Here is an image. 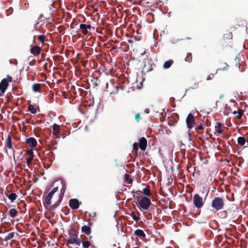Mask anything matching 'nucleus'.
I'll list each match as a JSON object with an SVG mask.
<instances>
[{"instance_id": "nucleus-1", "label": "nucleus", "mask_w": 248, "mask_h": 248, "mask_svg": "<svg viewBox=\"0 0 248 248\" xmlns=\"http://www.w3.org/2000/svg\"><path fill=\"white\" fill-rule=\"evenodd\" d=\"M58 187H55L46 196L45 199V202L47 205H50L52 204L51 200L53 199V202L54 203L52 204L53 208H56L61 203L62 197L63 193H56L58 192Z\"/></svg>"}, {"instance_id": "nucleus-2", "label": "nucleus", "mask_w": 248, "mask_h": 248, "mask_svg": "<svg viewBox=\"0 0 248 248\" xmlns=\"http://www.w3.org/2000/svg\"><path fill=\"white\" fill-rule=\"evenodd\" d=\"M67 243L79 246L81 240L78 238V233L74 230H71L69 232V236L67 240Z\"/></svg>"}, {"instance_id": "nucleus-3", "label": "nucleus", "mask_w": 248, "mask_h": 248, "mask_svg": "<svg viewBox=\"0 0 248 248\" xmlns=\"http://www.w3.org/2000/svg\"><path fill=\"white\" fill-rule=\"evenodd\" d=\"M12 78L8 76L6 78H3L0 83V97L3 95L9 83L11 82Z\"/></svg>"}, {"instance_id": "nucleus-4", "label": "nucleus", "mask_w": 248, "mask_h": 248, "mask_svg": "<svg viewBox=\"0 0 248 248\" xmlns=\"http://www.w3.org/2000/svg\"><path fill=\"white\" fill-rule=\"evenodd\" d=\"M224 205L223 199L219 197L214 198L212 202V207L217 211L223 209Z\"/></svg>"}, {"instance_id": "nucleus-5", "label": "nucleus", "mask_w": 248, "mask_h": 248, "mask_svg": "<svg viewBox=\"0 0 248 248\" xmlns=\"http://www.w3.org/2000/svg\"><path fill=\"white\" fill-rule=\"evenodd\" d=\"M151 204V201L147 197H144L139 202V206L144 210H147Z\"/></svg>"}, {"instance_id": "nucleus-6", "label": "nucleus", "mask_w": 248, "mask_h": 248, "mask_svg": "<svg viewBox=\"0 0 248 248\" xmlns=\"http://www.w3.org/2000/svg\"><path fill=\"white\" fill-rule=\"evenodd\" d=\"M193 202L194 206L198 208H201L204 203L202 198L198 194L194 195Z\"/></svg>"}, {"instance_id": "nucleus-7", "label": "nucleus", "mask_w": 248, "mask_h": 248, "mask_svg": "<svg viewBox=\"0 0 248 248\" xmlns=\"http://www.w3.org/2000/svg\"><path fill=\"white\" fill-rule=\"evenodd\" d=\"M194 121L193 115L191 113H189L186 119V125L189 129H191L193 127Z\"/></svg>"}, {"instance_id": "nucleus-8", "label": "nucleus", "mask_w": 248, "mask_h": 248, "mask_svg": "<svg viewBox=\"0 0 248 248\" xmlns=\"http://www.w3.org/2000/svg\"><path fill=\"white\" fill-rule=\"evenodd\" d=\"M26 155H28V157H26V160L27 164L29 165V164H31L33 158V153L32 150H28L26 152Z\"/></svg>"}, {"instance_id": "nucleus-9", "label": "nucleus", "mask_w": 248, "mask_h": 248, "mask_svg": "<svg viewBox=\"0 0 248 248\" xmlns=\"http://www.w3.org/2000/svg\"><path fill=\"white\" fill-rule=\"evenodd\" d=\"M69 204L70 207L73 209H78L79 205L78 201L76 199L70 200Z\"/></svg>"}, {"instance_id": "nucleus-10", "label": "nucleus", "mask_w": 248, "mask_h": 248, "mask_svg": "<svg viewBox=\"0 0 248 248\" xmlns=\"http://www.w3.org/2000/svg\"><path fill=\"white\" fill-rule=\"evenodd\" d=\"M139 145L140 146V149L144 151L147 147V140L145 138H141L140 139V143L139 144Z\"/></svg>"}, {"instance_id": "nucleus-11", "label": "nucleus", "mask_w": 248, "mask_h": 248, "mask_svg": "<svg viewBox=\"0 0 248 248\" xmlns=\"http://www.w3.org/2000/svg\"><path fill=\"white\" fill-rule=\"evenodd\" d=\"M222 124L220 123H217V125L215 126V134L217 136H219L222 133Z\"/></svg>"}, {"instance_id": "nucleus-12", "label": "nucleus", "mask_w": 248, "mask_h": 248, "mask_svg": "<svg viewBox=\"0 0 248 248\" xmlns=\"http://www.w3.org/2000/svg\"><path fill=\"white\" fill-rule=\"evenodd\" d=\"M26 142L30 146L35 147L37 144L36 140L33 138H30L26 140Z\"/></svg>"}, {"instance_id": "nucleus-13", "label": "nucleus", "mask_w": 248, "mask_h": 248, "mask_svg": "<svg viewBox=\"0 0 248 248\" xmlns=\"http://www.w3.org/2000/svg\"><path fill=\"white\" fill-rule=\"evenodd\" d=\"M40 47L38 46H34L31 49V52L34 55H38L40 53Z\"/></svg>"}, {"instance_id": "nucleus-14", "label": "nucleus", "mask_w": 248, "mask_h": 248, "mask_svg": "<svg viewBox=\"0 0 248 248\" xmlns=\"http://www.w3.org/2000/svg\"><path fill=\"white\" fill-rule=\"evenodd\" d=\"M6 196L8 197L11 202H13L17 197V196L16 195V194L14 193H11L9 194H7Z\"/></svg>"}, {"instance_id": "nucleus-15", "label": "nucleus", "mask_w": 248, "mask_h": 248, "mask_svg": "<svg viewBox=\"0 0 248 248\" xmlns=\"http://www.w3.org/2000/svg\"><path fill=\"white\" fill-rule=\"evenodd\" d=\"M52 128L53 129V133L55 134V135H58L59 133V130H60V126L58 124H54L52 126Z\"/></svg>"}, {"instance_id": "nucleus-16", "label": "nucleus", "mask_w": 248, "mask_h": 248, "mask_svg": "<svg viewBox=\"0 0 248 248\" xmlns=\"http://www.w3.org/2000/svg\"><path fill=\"white\" fill-rule=\"evenodd\" d=\"M81 231L86 234L89 235L91 233V228L89 226H84L82 227Z\"/></svg>"}, {"instance_id": "nucleus-17", "label": "nucleus", "mask_w": 248, "mask_h": 248, "mask_svg": "<svg viewBox=\"0 0 248 248\" xmlns=\"http://www.w3.org/2000/svg\"><path fill=\"white\" fill-rule=\"evenodd\" d=\"M6 144L7 148L10 149L12 147V141H11V138L9 135L6 139Z\"/></svg>"}, {"instance_id": "nucleus-18", "label": "nucleus", "mask_w": 248, "mask_h": 248, "mask_svg": "<svg viewBox=\"0 0 248 248\" xmlns=\"http://www.w3.org/2000/svg\"><path fill=\"white\" fill-rule=\"evenodd\" d=\"M80 29L81 30L83 34H87L88 33V31L86 28L85 24H81L80 25Z\"/></svg>"}, {"instance_id": "nucleus-19", "label": "nucleus", "mask_w": 248, "mask_h": 248, "mask_svg": "<svg viewBox=\"0 0 248 248\" xmlns=\"http://www.w3.org/2000/svg\"><path fill=\"white\" fill-rule=\"evenodd\" d=\"M32 90L34 92H39L40 88V84L38 83H35L32 85Z\"/></svg>"}, {"instance_id": "nucleus-20", "label": "nucleus", "mask_w": 248, "mask_h": 248, "mask_svg": "<svg viewBox=\"0 0 248 248\" xmlns=\"http://www.w3.org/2000/svg\"><path fill=\"white\" fill-rule=\"evenodd\" d=\"M17 212L16 211V210L15 209L12 208L10 210L9 216L11 217H16L17 216Z\"/></svg>"}, {"instance_id": "nucleus-21", "label": "nucleus", "mask_w": 248, "mask_h": 248, "mask_svg": "<svg viewBox=\"0 0 248 248\" xmlns=\"http://www.w3.org/2000/svg\"><path fill=\"white\" fill-rule=\"evenodd\" d=\"M135 234L139 236L145 237V234L143 231L140 229L136 230L135 232Z\"/></svg>"}, {"instance_id": "nucleus-22", "label": "nucleus", "mask_w": 248, "mask_h": 248, "mask_svg": "<svg viewBox=\"0 0 248 248\" xmlns=\"http://www.w3.org/2000/svg\"><path fill=\"white\" fill-rule=\"evenodd\" d=\"M233 113L235 115V117L237 119H240L243 114V110L239 109L238 111H234Z\"/></svg>"}, {"instance_id": "nucleus-23", "label": "nucleus", "mask_w": 248, "mask_h": 248, "mask_svg": "<svg viewBox=\"0 0 248 248\" xmlns=\"http://www.w3.org/2000/svg\"><path fill=\"white\" fill-rule=\"evenodd\" d=\"M246 142L245 139L243 137H239L237 139V142L241 146H243L245 144Z\"/></svg>"}, {"instance_id": "nucleus-24", "label": "nucleus", "mask_w": 248, "mask_h": 248, "mask_svg": "<svg viewBox=\"0 0 248 248\" xmlns=\"http://www.w3.org/2000/svg\"><path fill=\"white\" fill-rule=\"evenodd\" d=\"M28 110L32 114H35L37 112L36 108L32 105H30L28 107Z\"/></svg>"}, {"instance_id": "nucleus-25", "label": "nucleus", "mask_w": 248, "mask_h": 248, "mask_svg": "<svg viewBox=\"0 0 248 248\" xmlns=\"http://www.w3.org/2000/svg\"><path fill=\"white\" fill-rule=\"evenodd\" d=\"M14 235H15V232H10V233H8L6 236H5L4 239L5 241H8V240L12 239L13 238H14Z\"/></svg>"}, {"instance_id": "nucleus-26", "label": "nucleus", "mask_w": 248, "mask_h": 248, "mask_svg": "<svg viewBox=\"0 0 248 248\" xmlns=\"http://www.w3.org/2000/svg\"><path fill=\"white\" fill-rule=\"evenodd\" d=\"M172 62H173V61L171 60H170V61H168L166 62L163 65V67L165 69H168V68H170L171 66Z\"/></svg>"}, {"instance_id": "nucleus-27", "label": "nucleus", "mask_w": 248, "mask_h": 248, "mask_svg": "<svg viewBox=\"0 0 248 248\" xmlns=\"http://www.w3.org/2000/svg\"><path fill=\"white\" fill-rule=\"evenodd\" d=\"M143 193L145 196H149L151 194L150 188L148 186H146L143 189Z\"/></svg>"}, {"instance_id": "nucleus-28", "label": "nucleus", "mask_w": 248, "mask_h": 248, "mask_svg": "<svg viewBox=\"0 0 248 248\" xmlns=\"http://www.w3.org/2000/svg\"><path fill=\"white\" fill-rule=\"evenodd\" d=\"M131 216L133 219H134L135 221L138 222L139 220V217L138 216L136 215V214L135 213V212H133L131 214Z\"/></svg>"}, {"instance_id": "nucleus-29", "label": "nucleus", "mask_w": 248, "mask_h": 248, "mask_svg": "<svg viewBox=\"0 0 248 248\" xmlns=\"http://www.w3.org/2000/svg\"><path fill=\"white\" fill-rule=\"evenodd\" d=\"M45 36L44 35H40L38 38V39L40 41V42L42 43H44V42H45Z\"/></svg>"}, {"instance_id": "nucleus-30", "label": "nucleus", "mask_w": 248, "mask_h": 248, "mask_svg": "<svg viewBox=\"0 0 248 248\" xmlns=\"http://www.w3.org/2000/svg\"><path fill=\"white\" fill-rule=\"evenodd\" d=\"M90 243L89 241H85L82 243L83 247L85 248H88Z\"/></svg>"}, {"instance_id": "nucleus-31", "label": "nucleus", "mask_w": 248, "mask_h": 248, "mask_svg": "<svg viewBox=\"0 0 248 248\" xmlns=\"http://www.w3.org/2000/svg\"><path fill=\"white\" fill-rule=\"evenodd\" d=\"M139 147H140V146L139 145L138 143H134L133 144V149L134 150L137 151Z\"/></svg>"}, {"instance_id": "nucleus-32", "label": "nucleus", "mask_w": 248, "mask_h": 248, "mask_svg": "<svg viewBox=\"0 0 248 248\" xmlns=\"http://www.w3.org/2000/svg\"><path fill=\"white\" fill-rule=\"evenodd\" d=\"M203 125L202 124H200L199 125H198L196 128V130H203Z\"/></svg>"}, {"instance_id": "nucleus-33", "label": "nucleus", "mask_w": 248, "mask_h": 248, "mask_svg": "<svg viewBox=\"0 0 248 248\" xmlns=\"http://www.w3.org/2000/svg\"><path fill=\"white\" fill-rule=\"evenodd\" d=\"M135 119L138 122L139 121V120L140 119V113H138V114H136Z\"/></svg>"}, {"instance_id": "nucleus-34", "label": "nucleus", "mask_w": 248, "mask_h": 248, "mask_svg": "<svg viewBox=\"0 0 248 248\" xmlns=\"http://www.w3.org/2000/svg\"><path fill=\"white\" fill-rule=\"evenodd\" d=\"M144 112L148 114L150 112V110L149 108H146L145 110H144Z\"/></svg>"}, {"instance_id": "nucleus-35", "label": "nucleus", "mask_w": 248, "mask_h": 248, "mask_svg": "<svg viewBox=\"0 0 248 248\" xmlns=\"http://www.w3.org/2000/svg\"><path fill=\"white\" fill-rule=\"evenodd\" d=\"M85 26H86V28H87V30L88 29H90L91 28V26L90 25H86L85 24Z\"/></svg>"}, {"instance_id": "nucleus-36", "label": "nucleus", "mask_w": 248, "mask_h": 248, "mask_svg": "<svg viewBox=\"0 0 248 248\" xmlns=\"http://www.w3.org/2000/svg\"><path fill=\"white\" fill-rule=\"evenodd\" d=\"M198 84H196V83H195V84H194V86L192 87V88H193V89H196V88H198Z\"/></svg>"}, {"instance_id": "nucleus-37", "label": "nucleus", "mask_w": 248, "mask_h": 248, "mask_svg": "<svg viewBox=\"0 0 248 248\" xmlns=\"http://www.w3.org/2000/svg\"><path fill=\"white\" fill-rule=\"evenodd\" d=\"M212 79V78L210 77V76H209L207 78V80H210Z\"/></svg>"}]
</instances>
